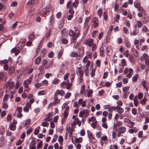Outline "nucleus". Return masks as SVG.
<instances>
[{
    "label": "nucleus",
    "mask_w": 149,
    "mask_h": 149,
    "mask_svg": "<svg viewBox=\"0 0 149 149\" xmlns=\"http://www.w3.org/2000/svg\"><path fill=\"white\" fill-rule=\"evenodd\" d=\"M126 130V128L125 127H120L118 129V131L120 133L123 134L125 132Z\"/></svg>",
    "instance_id": "4468645a"
},
{
    "label": "nucleus",
    "mask_w": 149,
    "mask_h": 149,
    "mask_svg": "<svg viewBox=\"0 0 149 149\" xmlns=\"http://www.w3.org/2000/svg\"><path fill=\"white\" fill-rule=\"evenodd\" d=\"M87 133L88 137L90 139L94 138V136L93 135L92 133L89 130H87Z\"/></svg>",
    "instance_id": "a211bd4d"
},
{
    "label": "nucleus",
    "mask_w": 149,
    "mask_h": 149,
    "mask_svg": "<svg viewBox=\"0 0 149 149\" xmlns=\"http://www.w3.org/2000/svg\"><path fill=\"white\" fill-rule=\"evenodd\" d=\"M90 19V17H87L85 20V24L86 25L88 24V23Z\"/></svg>",
    "instance_id": "4d7b16f0"
},
{
    "label": "nucleus",
    "mask_w": 149,
    "mask_h": 149,
    "mask_svg": "<svg viewBox=\"0 0 149 149\" xmlns=\"http://www.w3.org/2000/svg\"><path fill=\"white\" fill-rule=\"evenodd\" d=\"M120 18V15H119L117 14L116 15V17L114 18V19L116 22H118V20Z\"/></svg>",
    "instance_id": "473e14b6"
},
{
    "label": "nucleus",
    "mask_w": 149,
    "mask_h": 149,
    "mask_svg": "<svg viewBox=\"0 0 149 149\" xmlns=\"http://www.w3.org/2000/svg\"><path fill=\"white\" fill-rule=\"evenodd\" d=\"M97 13L99 16L101 17L102 13V10L100 9H99L98 10Z\"/></svg>",
    "instance_id": "c9c22d12"
},
{
    "label": "nucleus",
    "mask_w": 149,
    "mask_h": 149,
    "mask_svg": "<svg viewBox=\"0 0 149 149\" xmlns=\"http://www.w3.org/2000/svg\"><path fill=\"white\" fill-rule=\"evenodd\" d=\"M77 124L79 126L81 125V123L80 121L79 120L78 118H75V125Z\"/></svg>",
    "instance_id": "2f4dec72"
},
{
    "label": "nucleus",
    "mask_w": 149,
    "mask_h": 149,
    "mask_svg": "<svg viewBox=\"0 0 149 149\" xmlns=\"http://www.w3.org/2000/svg\"><path fill=\"white\" fill-rule=\"evenodd\" d=\"M123 81L124 84H126L128 83V80L127 78H123Z\"/></svg>",
    "instance_id": "0e129e2a"
},
{
    "label": "nucleus",
    "mask_w": 149,
    "mask_h": 149,
    "mask_svg": "<svg viewBox=\"0 0 149 149\" xmlns=\"http://www.w3.org/2000/svg\"><path fill=\"white\" fill-rule=\"evenodd\" d=\"M134 6L138 9L139 11H141L143 13L145 12L144 10L141 7V3L140 2H137L136 4H134Z\"/></svg>",
    "instance_id": "423d86ee"
},
{
    "label": "nucleus",
    "mask_w": 149,
    "mask_h": 149,
    "mask_svg": "<svg viewBox=\"0 0 149 149\" xmlns=\"http://www.w3.org/2000/svg\"><path fill=\"white\" fill-rule=\"evenodd\" d=\"M123 55L127 57H128L129 56V52L128 50H126L123 53Z\"/></svg>",
    "instance_id": "8fccbe9b"
},
{
    "label": "nucleus",
    "mask_w": 149,
    "mask_h": 149,
    "mask_svg": "<svg viewBox=\"0 0 149 149\" xmlns=\"http://www.w3.org/2000/svg\"><path fill=\"white\" fill-rule=\"evenodd\" d=\"M74 7V3H72L71 1H69L67 4V7L68 8H69V12L70 13L74 14V11L73 9V7Z\"/></svg>",
    "instance_id": "f257e3e1"
},
{
    "label": "nucleus",
    "mask_w": 149,
    "mask_h": 149,
    "mask_svg": "<svg viewBox=\"0 0 149 149\" xmlns=\"http://www.w3.org/2000/svg\"><path fill=\"white\" fill-rule=\"evenodd\" d=\"M45 93L46 91L45 90L39 91L38 93V94L40 95H44L45 94Z\"/></svg>",
    "instance_id": "e433bc0d"
},
{
    "label": "nucleus",
    "mask_w": 149,
    "mask_h": 149,
    "mask_svg": "<svg viewBox=\"0 0 149 149\" xmlns=\"http://www.w3.org/2000/svg\"><path fill=\"white\" fill-rule=\"evenodd\" d=\"M147 83L146 82L145 80L142 81V85L144 88H146V85Z\"/></svg>",
    "instance_id": "603ef678"
},
{
    "label": "nucleus",
    "mask_w": 149,
    "mask_h": 149,
    "mask_svg": "<svg viewBox=\"0 0 149 149\" xmlns=\"http://www.w3.org/2000/svg\"><path fill=\"white\" fill-rule=\"evenodd\" d=\"M54 44L52 42H49L47 44V46L49 48H51L54 46Z\"/></svg>",
    "instance_id": "338daca9"
},
{
    "label": "nucleus",
    "mask_w": 149,
    "mask_h": 149,
    "mask_svg": "<svg viewBox=\"0 0 149 149\" xmlns=\"http://www.w3.org/2000/svg\"><path fill=\"white\" fill-rule=\"evenodd\" d=\"M8 60L7 59H5L3 60H1L0 61V63L1 64H6L8 63Z\"/></svg>",
    "instance_id": "a19ab883"
},
{
    "label": "nucleus",
    "mask_w": 149,
    "mask_h": 149,
    "mask_svg": "<svg viewBox=\"0 0 149 149\" xmlns=\"http://www.w3.org/2000/svg\"><path fill=\"white\" fill-rule=\"evenodd\" d=\"M117 109V111L119 113H122L124 111V109L118 106H116Z\"/></svg>",
    "instance_id": "aec40b11"
},
{
    "label": "nucleus",
    "mask_w": 149,
    "mask_h": 149,
    "mask_svg": "<svg viewBox=\"0 0 149 149\" xmlns=\"http://www.w3.org/2000/svg\"><path fill=\"white\" fill-rule=\"evenodd\" d=\"M96 63L97 66L99 67L100 66V61L99 59H97L96 60Z\"/></svg>",
    "instance_id": "bf43d9fd"
},
{
    "label": "nucleus",
    "mask_w": 149,
    "mask_h": 149,
    "mask_svg": "<svg viewBox=\"0 0 149 149\" xmlns=\"http://www.w3.org/2000/svg\"><path fill=\"white\" fill-rule=\"evenodd\" d=\"M147 99L144 98L142 100H141L140 102L141 104H145Z\"/></svg>",
    "instance_id": "864d4df0"
},
{
    "label": "nucleus",
    "mask_w": 149,
    "mask_h": 149,
    "mask_svg": "<svg viewBox=\"0 0 149 149\" xmlns=\"http://www.w3.org/2000/svg\"><path fill=\"white\" fill-rule=\"evenodd\" d=\"M123 30L126 34H127L129 33V31L126 27H124L123 28Z\"/></svg>",
    "instance_id": "ea45409f"
},
{
    "label": "nucleus",
    "mask_w": 149,
    "mask_h": 149,
    "mask_svg": "<svg viewBox=\"0 0 149 149\" xmlns=\"http://www.w3.org/2000/svg\"><path fill=\"white\" fill-rule=\"evenodd\" d=\"M80 134L81 136H84L85 134V132L84 130L82 129L81 130Z\"/></svg>",
    "instance_id": "6e6d98bb"
},
{
    "label": "nucleus",
    "mask_w": 149,
    "mask_h": 149,
    "mask_svg": "<svg viewBox=\"0 0 149 149\" xmlns=\"http://www.w3.org/2000/svg\"><path fill=\"white\" fill-rule=\"evenodd\" d=\"M37 2V0H30L28 2L27 4H34Z\"/></svg>",
    "instance_id": "c85d7f7f"
},
{
    "label": "nucleus",
    "mask_w": 149,
    "mask_h": 149,
    "mask_svg": "<svg viewBox=\"0 0 149 149\" xmlns=\"http://www.w3.org/2000/svg\"><path fill=\"white\" fill-rule=\"evenodd\" d=\"M74 7V3H72L71 1H69L67 4V7L68 8H69V12L70 13L74 14V11L73 9V7Z\"/></svg>",
    "instance_id": "f03ea898"
},
{
    "label": "nucleus",
    "mask_w": 149,
    "mask_h": 149,
    "mask_svg": "<svg viewBox=\"0 0 149 149\" xmlns=\"http://www.w3.org/2000/svg\"><path fill=\"white\" fill-rule=\"evenodd\" d=\"M58 140L59 141V144L60 145H62V142L63 141V139L62 136H59L58 137Z\"/></svg>",
    "instance_id": "393cba45"
},
{
    "label": "nucleus",
    "mask_w": 149,
    "mask_h": 149,
    "mask_svg": "<svg viewBox=\"0 0 149 149\" xmlns=\"http://www.w3.org/2000/svg\"><path fill=\"white\" fill-rule=\"evenodd\" d=\"M58 138V136L57 135L55 134L53 136V138L52 141V143L55 142L56 141Z\"/></svg>",
    "instance_id": "f704fd0d"
},
{
    "label": "nucleus",
    "mask_w": 149,
    "mask_h": 149,
    "mask_svg": "<svg viewBox=\"0 0 149 149\" xmlns=\"http://www.w3.org/2000/svg\"><path fill=\"white\" fill-rule=\"evenodd\" d=\"M76 73L78 75H79L80 77H81L83 76V72L82 70H81V67L77 68Z\"/></svg>",
    "instance_id": "6e6552de"
},
{
    "label": "nucleus",
    "mask_w": 149,
    "mask_h": 149,
    "mask_svg": "<svg viewBox=\"0 0 149 149\" xmlns=\"http://www.w3.org/2000/svg\"><path fill=\"white\" fill-rule=\"evenodd\" d=\"M57 95H55V94H54V100L53 102V103L54 104H58L59 103L60 100L58 99V97L57 96Z\"/></svg>",
    "instance_id": "6ab92c4d"
},
{
    "label": "nucleus",
    "mask_w": 149,
    "mask_h": 149,
    "mask_svg": "<svg viewBox=\"0 0 149 149\" xmlns=\"http://www.w3.org/2000/svg\"><path fill=\"white\" fill-rule=\"evenodd\" d=\"M31 82V80L30 79H28L26 80H25L24 82V87L26 88L29 87V85L30 84Z\"/></svg>",
    "instance_id": "ddd939ff"
},
{
    "label": "nucleus",
    "mask_w": 149,
    "mask_h": 149,
    "mask_svg": "<svg viewBox=\"0 0 149 149\" xmlns=\"http://www.w3.org/2000/svg\"><path fill=\"white\" fill-rule=\"evenodd\" d=\"M9 87L10 89H12L13 88L14 85L15 83L13 82H9L8 84Z\"/></svg>",
    "instance_id": "cd10ccee"
},
{
    "label": "nucleus",
    "mask_w": 149,
    "mask_h": 149,
    "mask_svg": "<svg viewBox=\"0 0 149 149\" xmlns=\"http://www.w3.org/2000/svg\"><path fill=\"white\" fill-rule=\"evenodd\" d=\"M10 130L14 131L16 129V125L14 124H11L10 125Z\"/></svg>",
    "instance_id": "b1692460"
},
{
    "label": "nucleus",
    "mask_w": 149,
    "mask_h": 149,
    "mask_svg": "<svg viewBox=\"0 0 149 149\" xmlns=\"http://www.w3.org/2000/svg\"><path fill=\"white\" fill-rule=\"evenodd\" d=\"M143 24L142 22L140 20L138 21L135 26V28H136V26H138L139 28H141L143 26Z\"/></svg>",
    "instance_id": "4be33fe9"
},
{
    "label": "nucleus",
    "mask_w": 149,
    "mask_h": 149,
    "mask_svg": "<svg viewBox=\"0 0 149 149\" xmlns=\"http://www.w3.org/2000/svg\"><path fill=\"white\" fill-rule=\"evenodd\" d=\"M96 120L94 116L91 117L88 119V122L89 123L90 122L94 121Z\"/></svg>",
    "instance_id": "72a5a7b5"
},
{
    "label": "nucleus",
    "mask_w": 149,
    "mask_h": 149,
    "mask_svg": "<svg viewBox=\"0 0 149 149\" xmlns=\"http://www.w3.org/2000/svg\"><path fill=\"white\" fill-rule=\"evenodd\" d=\"M74 7V3H72L71 1H69L67 4V7L68 8H69V12L70 13L74 14V11L73 9V7Z\"/></svg>",
    "instance_id": "7ed1b4c3"
},
{
    "label": "nucleus",
    "mask_w": 149,
    "mask_h": 149,
    "mask_svg": "<svg viewBox=\"0 0 149 149\" xmlns=\"http://www.w3.org/2000/svg\"><path fill=\"white\" fill-rule=\"evenodd\" d=\"M83 139L81 137L75 138V143H81L83 141Z\"/></svg>",
    "instance_id": "dca6fc26"
},
{
    "label": "nucleus",
    "mask_w": 149,
    "mask_h": 149,
    "mask_svg": "<svg viewBox=\"0 0 149 149\" xmlns=\"http://www.w3.org/2000/svg\"><path fill=\"white\" fill-rule=\"evenodd\" d=\"M129 59L130 62L132 63H134L135 61V58H134L132 55H130Z\"/></svg>",
    "instance_id": "bb28decb"
},
{
    "label": "nucleus",
    "mask_w": 149,
    "mask_h": 149,
    "mask_svg": "<svg viewBox=\"0 0 149 149\" xmlns=\"http://www.w3.org/2000/svg\"><path fill=\"white\" fill-rule=\"evenodd\" d=\"M65 93V92L63 90H57L54 94L55 96H57L58 95H60L61 96H63Z\"/></svg>",
    "instance_id": "9d476101"
},
{
    "label": "nucleus",
    "mask_w": 149,
    "mask_h": 149,
    "mask_svg": "<svg viewBox=\"0 0 149 149\" xmlns=\"http://www.w3.org/2000/svg\"><path fill=\"white\" fill-rule=\"evenodd\" d=\"M71 126H72V128H70L69 131L70 133L69 136L70 137L72 136V132L74 130V121L73 122V123H71Z\"/></svg>",
    "instance_id": "1a4fd4ad"
},
{
    "label": "nucleus",
    "mask_w": 149,
    "mask_h": 149,
    "mask_svg": "<svg viewBox=\"0 0 149 149\" xmlns=\"http://www.w3.org/2000/svg\"><path fill=\"white\" fill-rule=\"evenodd\" d=\"M69 35L70 36H72V42H74V31L71 30L69 31Z\"/></svg>",
    "instance_id": "9b49d317"
},
{
    "label": "nucleus",
    "mask_w": 149,
    "mask_h": 149,
    "mask_svg": "<svg viewBox=\"0 0 149 149\" xmlns=\"http://www.w3.org/2000/svg\"><path fill=\"white\" fill-rule=\"evenodd\" d=\"M93 93V91L92 90L90 89L87 93V95L88 97H90L91 96V95Z\"/></svg>",
    "instance_id": "58836bf2"
},
{
    "label": "nucleus",
    "mask_w": 149,
    "mask_h": 149,
    "mask_svg": "<svg viewBox=\"0 0 149 149\" xmlns=\"http://www.w3.org/2000/svg\"><path fill=\"white\" fill-rule=\"evenodd\" d=\"M143 56L144 57V59L145 60V64H146L147 63V61L149 59V57L147 54L145 53L143 54Z\"/></svg>",
    "instance_id": "412c9836"
},
{
    "label": "nucleus",
    "mask_w": 149,
    "mask_h": 149,
    "mask_svg": "<svg viewBox=\"0 0 149 149\" xmlns=\"http://www.w3.org/2000/svg\"><path fill=\"white\" fill-rule=\"evenodd\" d=\"M29 148L30 149H36V146L34 143L31 144L30 145Z\"/></svg>",
    "instance_id": "09e8293b"
},
{
    "label": "nucleus",
    "mask_w": 149,
    "mask_h": 149,
    "mask_svg": "<svg viewBox=\"0 0 149 149\" xmlns=\"http://www.w3.org/2000/svg\"><path fill=\"white\" fill-rule=\"evenodd\" d=\"M104 18L105 20H106L107 19V16L106 12H104L103 14Z\"/></svg>",
    "instance_id": "69168bd1"
},
{
    "label": "nucleus",
    "mask_w": 149,
    "mask_h": 149,
    "mask_svg": "<svg viewBox=\"0 0 149 149\" xmlns=\"http://www.w3.org/2000/svg\"><path fill=\"white\" fill-rule=\"evenodd\" d=\"M41 59L40 57L37 58L35 61V63L36 64H38L41 61Z\"/></svg>",
    "instance_id": "37998d69"
},
{
    "label": "nucleus",
    "mask_w": 149,
    "mask_h": 149,
    "mask_svg": "<svg viewBox=\"0 0 149 149\" xmlns=\"http://www.w3.org/2000/svg\"><path fill=\"white\" fill-rule=\"evenodd\" d=\"M61 87L64 88L65 86L66 89H69L70 88L72 84L71 83H69L68 80L66 82H63L61 84Z\"/></svg>",
    "instance_id": "39448f33"
},
{
    "label": "nucleus",
    "mask_w": 149,
    "mask_h": 149,
    "mask_svg": "<svg viewBox=\"0 0 149 149\" xmlns=\"http://www.w3.org/2000/svg\"><path fill=\"white\" fill-rule=\"evenodd\" d=\"M51 8L49 6H47L45 8H44L41 10L42 13L45 15H48L50 12Z\"/></svg>",
    "instance_id": "20e7f679"
},
{
    "label": "nucleus",
    "mask_w": 149,
    "mask_h": 149,
    "mask_svg": "<svg viewBox=\"0 0 149 149\" xmlns=\"http://www.w3.org/2000/svg\"><path fill=\"white\" fill-rule=\"evenodd\" d=\"M66 32V29L65 28L63 29L61 31V33L62 35L63 36H65V34Z\"/></svg>",
    "instance_id": "c03bdc74"
},
{
    "label": "nucleus",
    "mask_w": 149,
    "mask_h": 149,
    "mask_svg": "<svg viewBox=\"0 0 149 149\" xmlns=\"http://www.w3.org/2000/svg\"><path fill=\"white\" fill-rule=\"evenodd\" d=\"M128 74L127 75L126 77L129 78H131L132 77V75L133 73V70L132 68H130L128 70Z\"/></svg>",
    "instance_id": "2eb2a0df"
},
{
    "label": "nucleus",
    "mask_w": 149,
    "mask_h": 149,
    "mask_svg": "<svg viewBox=\"0 0 149 149\" xmlns=\"http://www.w3.org/2000/svg\"><path fill=\"white\" fill-rule=\"evenodd\" d=\"M101 139L102 141H105L107 140V137L106 136H103L101 137Z\"/></svg>",
    "instance_id": "052dcab7"
},
{
    "label": "nucleus",
    "mask_w": 149,
    "mask_h": 149,
    "mask_svg": "<svg viewBox=\"0 0 149 149\" xmlns=\"http://www.w3.org/2000/svg\"><path fill=\"white\" fill-rule=\"evenodd\" d=\"M63 54V52L62 51H60L58 52V59H59L62 56Z\"/></svg>",
    "instance_id": "13d9d810"
},
{
    "label": "nucleus",
    "mask_w": 149,
    "mask_h": 149,
    "mask_svg": "<svg viewBox=\"0 0 149 149\" xmlns=\"http://www.w3.org/2000/svg\"><path fill=\"white\" fill-rule=\"evenodd\" d=\"M139 77V75L136 74L132 78V80L133 82L136 81Z\"/></svg>",
    "instance_id": "7c9ffc66"
},
{
    "label": "nucleus",
    "mask_w": 149,
    "mask_h": 149,
    "mask_svg": "<svg viewBox=\"0 0 149 149\" xmlns=\"http://www.w3.org/2000/svg\"><path fill=\"white\" fill-rule=\"evenodd\" d=\"M93 43V40L92 39H89L87 40L85 42V44L88 45L89 46H92Z\"/></svg>",
    "instance_id": "f8f14e48"
},
{
    "label": "nucleus",
    "mask_w": 149,
    "mask_h": 149,
    "mask_svg": "<svg viewBox=\"0 0 149 149\" xmlns=\"http://www.w3.org/2000/svg\"><path fill=\"white\" fill-rule=\"evenodd\" d=\"M91 64V62L90 61L88 60L87 61V63L86 65V69L85 70V72H86V71H88V69L89 67V65H90Z\"/></svg>",
    "instance_id": "a878e982"
},
{
    "label": "nucleus",
    "mask_w": 149,
    "mask_h": 149,
    "mask_svg": "<svg viewBox=\"0 0 149 149\" xmlns=\"http://www.w3.org/2000/svg\"><path fill=\"white\" fill-rule=\"evenodd\" d=\"M97 123V121H96L95 122H93L91 124V126L93 128H95Z\"/></svg>",
    "instance_id": "5fc2aeb1"
},
{
    "label": "nucleus",
    "mask_w": 149,
    "mask_h": 149,
    "mask_svg": "<svg viewBox=\"0 0 149 149\" xmlns=\"http://www.w3.org/2000/svg\"><path fill=\"white\" fill-rule=\"evenodd\" d=\"M95 69L94 68H93L91 70V76L92 77H93L95 75Z\"/></svg>",
    "instance_id": "4c0bfd02"
},
{
    "label": "nucleus",
    "mask_w": 149,
    "mask_h": 149,
    "mask_svg": "<svg viewBox=\"0 0 149 149\" xmlns=\"http://www.w3.org/2000/svg\"><path fill=\"white\" fill-rule=\"evenodd\" d=\"M35 38V36L34 33L33 32H32L30 33L29 37V39L31 40H34V38Z\"/></svg>",
    "instance_id": "5701e85b"
},
{
    "label": "nucleus",
    "mask_w": 149,
    "mask_h": 149,
    "mask_svg": "<svg viewBox=\"0 0 149 149\" xmlns=\"http://www.w3.org/2000/svg\"><path fill=\"white\" fill-rule=\"evenodd\" d=\"M132 113L134 115H135L137 113V110L135 108H133L132 109Z\"/></svg>",
    "instance_id": "de8ad7c7"
},
{
    "label": "nucleus",
    "mask_w": 149,
    "mask_h": 149,
    "mask_svg": "<svg viewBox=\"0 0 149 149\" xmlns=\"http://www.w3.org/2000/svg\"><path fill=\"white\" fill-rule=\"evenodd\" d=\"M49 123L48 122H43L42 123V125L43 127H47L49 125Z\"/></svg>",
    "instance_id": "a18cd8bd"
},
{
    "label": "nucleus",
    "mask_w": 149,
    "mask_h": 149,
    "mask_svg": "<svg viewBox=\"0 0 149 149\" xmlns=\"http://www.w3.org/2000/svg\"><path fill=\"white\" fill-rule=\"evenodd\" d=\"M90 112V110L87 109L84 110L83 111V115L85 116V117H86L89 115Z\"/></svg>",
    "instance_id": "f3484780"
},
{
    "label": "nucleus",
    "mask_w": 149,
    "mask_h": 149,
    "mask_svg": "<svg viewBox=\"0 0 149 149\" xmlns=\"http://www.w3.org/2000/svg\"><path fill=\"white\" fill-rule=\"evenodd\" d=\"M113 29V26H111L109 27V30L107 33L108 36H109V34H110L111 33V32L112 31V30Z\"/></svg>",
    "instance_id": "49530a36"
},
{
    "label": "nucleus",
    "mask_w": 149,
    "mask_h": 149,
    "mask_svg": "<svg viewBox=\"0 0 149 149\" xmlns=\"http://www.w3.org/2000/svg\"><path fill=\"white\" fill-rule=\"evenodd\" d=\"M75 146H76L77 149H80L81 147V145L79 143H78L76 145H75Z\"/></svg>",
    "instance_id": "680f3d73"
},
{
    "label": "nucleus",
    "mask_w": 149,
    "mask_h": 149,
    "mask_svg": "<svg viewBox=\"0 0 149 149\" xmlns=\"http://www.w3.org/2000/svg\"><path fill=\"white\" fill-rule=\"evenodd\" d=\"M51 32V31L50 30H49L48 31L45 35V36L47 38H48Z\"/></svg>",
    "instance_id": "e2e57ef3"
},
{
    "label": "nucleus",
    "mask_w": 149,
    "mask_h": 149,
    "mask_svg": "<svg viewBox=\"0 0 149 149\" xmlns=\"http://www.w3.org/2000/svg\"><path fill=\"white\" fill-rule=\"evenodd\" d=\"M9 97L8 95V94H6L4 96L3 99V101L4 102H6Z\"/></svg>",
    "instance_id": "79ce46f5"
},
{
    "label": "nucleus",
    "mask_w": 149,
    "mask_h": 149,
    "mask_svg": "<svg viewBox=\"0 0 149 149\" xmlns=\"http://www.w3.org/2000/svg\"><path fill=\"white\" fill-rule=\"evenodd\" d=\"M60 81V80L59 79L57 78H55L53 81L52 83L54 84H58Z\"/></svg>",
    "instance_id": "c756f323"
},
{
    "label": "nucleus",
    "mask_w": 149,
    "mask_h": 149,
    "mask_svg": "<svg viewBox=\"0 0 149 149\" xmlns=\"http://www.w3.org/2000/svg\"><path fill=\"white\" fill-rule=\"evenodd\" d=\"M93 26L95 27H97L99 26V20L97 18L94 17L93 20Z\"/></svg>",
    "instance_id": "0eeeda50"
},
{
    "label": "nucleus",
    "mask_w": 149,
    "mask_h": 149,
    "mask_svg": "<svg viewBox=\"0 0 149 149\" xmlns=\"http://www.w3.org/2000/svg\"><path fill=\"white\" fill-rule=\"evenodd\" d=\"M129 93V92L127 91H126L124 93L123 96L125 98H126L127 97Z\"/></svg>",
    "instance_id": "3c124183"
},
{
    "label": "nucleus",
    "mask_w": 149,
    "mask_h": 149,
    "mask_svg": "<svg viewBox=\"0 0 149 149\" xmlns=\"http://www.w3.org/2000/svg\"><path fill=\"white\" fill-rule=\"evenodd\" d=\"M42 141H40L39 143H38V145L37 146V148L38 149H39V148H41L42 147Z\"/></svg>",
    "instance_id": "774afa93"
}]
</instances>
